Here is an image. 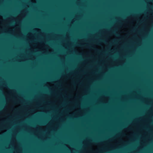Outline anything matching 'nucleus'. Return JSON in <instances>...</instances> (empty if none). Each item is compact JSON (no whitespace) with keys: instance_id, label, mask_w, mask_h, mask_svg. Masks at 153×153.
<instances>
[{"instance_id":"obj_1","label":"nucleus","mask_w":153,"mask_h":153,"mask_svg":"<svg viewBox=\"0 0 153 153\" xmlns=\"http://www.w3.org/2000/svg\"><path fill=\"white\" fill-rule=\"evenodd\" d=\"M92 40L93 41H101L102 40L101 39H93Z\"/></svg>"}]
</instances>
